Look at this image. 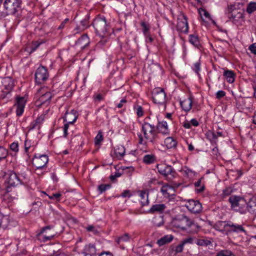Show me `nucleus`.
<instances>
[{"label": "nucleus", "instance_id": "nucleus-33", "mask_svg": "<svg viewBox=\"0 0 256 256\" xmlns=\"http://www.w3.org/2000/svg\"><path fill=\"white\" fill-rule=\"evenodd\" d=\"M216 256H236L230 250H222L218 252Z\"/></svg>", "mask_w": 256, "mask_h": 256}, {"label": "nucleus", "instance_id": "nucleus-55", "mask_svg": "<svg viewBox=\"0 0 256 256\" xmlns=\"http://www.w3.org/2000/svg\"><path fill=\"white\" fill-rule=\"evenodd\" d=\"M144 36H145V38H146V41L147 42H148L150 43H152L153 42L154 38L152 37L150 33L146 34V35H144Z\"/></svg>", "mask_w": 256, "mask_h": 256}, {"label": "nucleus", "instance_id": "nucleus-14", "mask_svg": "<svg viewBox=\"0 0 256 256\" xmlns=\"http://www.w3.org/2000/svg\"><path fill=\"white\" fill-rule=\"evenodd\" d=\"M157 168L158 172L166 177L170 176V178H174L176 176V172L170 166L158 164Z\"/></svg>", "mask_w": 256, "mask_h": 256}, {"label": "nucleus", "instance_id": "nucleus-47", "mask_svg": "<svg viewBox=\"0 0 256 256\" xmlns=\"http://www.w3.org/2000/svg\"><path fill=\"white\" fill-rule=\"evenodd\" d=\"M42 44V42H39L38 41L34 42L32 43V46H31V52H33L35 51L39 46H40Z\"/></svg>", "mask_w": 256, "mask_h": 256}, {"label": "nucleus", "instance_id": "nucleus-45", "mask_svg": "<svg viewBox=\"0 0 256 256\" xmlns=\"http://www.w3.org/2000/svg\"><path fill=\"white\" fill-rule=\"evenodd\" d=\"M103 140V136L101 132H98L94 138V144L98 145Z\"/></svg>", "mask_w": 256, "mask_h": 256}, {"label": "nucleus", "instance_id": "nucleus-53", "mask_svg": "<svg viewBox=\"0 0 256 256\" xmlns=\"http://www.w3.org/2000/svg\"><path fill=\"white\" fill-rule=\"evenodd\" d=\"M248 50L254 54H256V42L250 44L249 46Z\"/></svg>", "mask_w": 256, "mask_h": 256}, {"label": "nucleus", "instance_id": "nucleus-16", "mask_svg": "<svg viewBox=\"0 0 256 256\" xmlns=\"http://www.w3.org/2000/svg\"><path fill=\"white\" fill-rule=\"evenodd\" d=\"M156 132L158 133L160 136V134L166 136L170 134L168 124L166 121H162V122H158L157 125L156 126Z\"/></svg>", "mask_w": 256, "mask_h": 256}, {"label": "nucleus", "instance_id": "nucleus-50", "mask_svg": "<svg viewBox=\"0 0 256 256\" xmlns=\"http://www.w3.org/2000/svg\"><path fill=\"white\" fill-rule=\"evenodd\" d=\"M226 96L225 92L223 90H218L216 94V98L217 99H220Z\"/></svg>", "mask_w": 256, "mask_h": 256}, {"label": "nucleus", "instance_id": "nucleus-54", "mask_svg": "<svg viewBox=\"0 0 256 256\" xmlns=\"http://www.w3.org/2000/svg\"><path fill=\"white\" fill-rule=\"evenodd\" d=\"M61 196V194L60 193L53 194L51 196H49V198L51 200L56 198L57 201H60V198Z\"/></svg>", "mask_w": 256, "mask_h": 256}, {"label": "nucleus", "instance_id": "nucleus-58", "mask_svg": "<svg viewBox=\"0 0 256 256\" xmlns=\"http://www.w3.org/2000/svg\"><path fill=\"white\" fill-rule=\"evenodd\" d=\"M44 115H41L36 120V124H40L44 120Z\"/></svg>", "mask_w": 256, "mask_h": 256}, {"label": "nucleus", "instance_id": "nucleus-39", "mask_svg": "<svg viewBox=\"0 0 256 256\" xmlns=\"http://www.w3.org/2000/svg\"><path fill=\"white\" fill-rule=\"evenodd\" d=\"M10 92H11L3 88L1 92V94H0V98L2 99H4L5 98H7L8 99L10 98L11 96Z\"/></svg>", "mask_w": 256, "mask_h": 256}, {"label": "nucleus", "instance_id": "nucleus-18", "mask_svg": "<svg viewBox=\"0 0 256 256\" xmlns=\"http://www.w3.org/2000/svg\"><path fill=\"white\" fill-rule=\"evenodd\" d=\"M166 208V206L164 204H154L148 210V212L152 214L156 213L162 214Z\"/></svg>", "mask_w": 256, "mask_h": 256}, {"label": "nucleus", "instance_id": "nucleus-26", "mask_svg": "<svg viewBox=\"0 0 256 256\" xmlns=\"http://www.w3.org/2000/svg\"><path fill=\"white\" fill-rule=\"evenodd\" d=\"M4 88L10 92L12 90L14 84L12 80L10 78H6L2 82Z\"/></svg>", "mask_w": 256, "mask_h": 256}, {"label": "nucleus", "instance_id": "nucleus-20", "mask_svg": "<svg viewBox=\"0 0 256 256\" xmlns=\"http://www.w3.org/2000/svg\"><path fill=\"white\" fill-rule=\"evenodd\" d=\"M89 43V40L86 34H83L76 42V44L80 46L82 48H85Z\"/></svg>", "mask_w": 256, "mask_h": 256}, {"label": "nucleus", "instance_id": "nucleus-24", "mask_svg": "<svg viewBox=\"0 0 256 256\" xmlns=\"http://www.w3.org/2000/svg\"><path fill=\"white\" fill-rule=\"evenodd\" d=\"M246 212L248 211L250 214L256 213V199L252 198L248 202H246Z\"/></svg>", "mask_w": 256, "mask_h": 256}, {"label": "nucleus", "instance_id": "nucleus-61", "mask_svg": "<svg viewBox=\"0 0 256 256\" xmlns=\"http://www.w3.org/2000/svg\"><path fill=\"white\" fill-rule=\"evenodd\" d=\"M69 21V19L66 18L64 21H62V23L60 24L58 28V29L59 30H61V29H62L64 26H65V24Z\"/></svg>", "mask_w": 256, "mask_h": 256}, {"label": "nucleus", "instance_id": "nucleus-46", "mask_svg": "<svg viewBox=\"0 0 256 256\" xmlns=\"http://www.w3.org/2000/svg\"><path fill=\"white\" fill-rule=\"evenodd\" d=\"M134 108L136 112V114L138 117L142 116L144 114V110L142 108L138 105H137L134 107Z\"/></svg>", "mask_w": 256, "mask_h": 256}, {"label": "nucleus", "instance_id": "nucleus-23", "mask_svg": "<svg viewBox=\"0 0 256 256\" xmlns=\"http://www.w3.org/2000/svg\"><path fill=\"white\" fill-rule=\"evenodd\" d=\"M223 75L228 83L232 84L234 82L236 78V74L232 70H224Z\"/></svg>", "mask_w": 256, "mask_h": 256}, {"label": "nucleus", "instance_id": "nucleus-27", "mask_svg": "<svg viewBox=\"0 0 256 256\" xmlns=\"http://www.w3.org/2000/svg\"><path fill=\"white\" fill-rule=\"evenodd\" d=\"M148 192L145 190H141L140 192V203L142 206L148 205L149 200L148 199Z\"/></svg>", "mask_w": 256, "mask_h": 256}, {"label": "nucleus", "instance_id": "nucleus-2", "mask_svg": "<svg viewBox=\"0 0 256 256\" xmlns=\"http://www.w3.org/2000/svg\"><path fill=\"white\" fill-rule=\"evenodd\" d=\"M142 130L145 139L152 144L160 143L162 139L156 132V126L154 124L144 122Z\"/></svg>", "mask_w": 256, "mask_h": 256}, {"label": "nucleus", "instance_id": "nucleus-30", "mask_svg": "<svg viewBox=\"0 0 256 256\" xmlns=\"http://www.w3.org/2000/svg\"><path fill=\"white\" fill-rule=\"evenodd\" d=\"M236 11L232 12L231 14L229 15V18H232L234 20H238L240 18H244V14L240 12H237L236 14Z\"/></svg>", "mask_w": 256, "mask_h": 256}, {"label": "nucleus", "instance_id": "nucleus-32", "mask_svg": "<svg viewBox=\"0 0 256 256\" xmlns=\"http://www.w3.org/2000/svg\"><path fill=\"white\" fill-rule=\"evenodd\" d=\"M140 25L142 28V32L144 36L150 33V26L148 24L142 21L140 22Z\"/></svg>", "mask_w": 256, "mask_h": 256}, {"label": "nucleus", "instance_id": "nucleus-43", "mask_svg": "<svg viewBox=\"0 0 256 256\" xmlns=\"http://www.w3.org/2000/svg\"><path fill=\"white\" fill-rule=\"evenodd\" d=\"M110 185L109 184H102L98 186V190L100 194H102V192H104L107 189H108L110 188Z\"/></svg>", "mask_w": 256, "mask_h": 256}, {"label": "nucleus", "instance_id": "nucleus-17", "mask_svg": "<svg viewBox=\"0 0 256 256\" xmlns=\"http://www.w3.org/2000/svg\"><path fill=\"white\" fill-rule=\"evenodd\" d=\"M77 118L76 112L72 110L70 112H66L64 121L67 124H73L76 121Z\"/></svg>", "mask_w": 256, "mask_h": 256}, {"label": "nucleus", "instance_id": "nucleus-36", "mask_svg": "<svg viewBox=\"0 0 256 256\" xmlns=\"http://www.w3.org/2000/svg\"><path fill=\"white\" fill-rule=\"evenodd\" d=\"M90 18V16L87 14L84 19H83L80 22V24L82 26L81 29L84 30L89 26V21L88 20Z\"/></svg>", "mask_w": 256, "mask_h": 256}, {"label": "nucleus", "instance_id": "nucleus-12", "mask_svg": "<svg viewBox=\"0 0 256 256\" xmlns=\"http://www.w3.org/2000/svg\"><path fill=\"white\" fill-rule=\"evenodd\" d=\"M26 102L25 96H16L15 98V103L14 107L16 108V112L17 116H22L24 112V107Z\"/></svg>", "mask_w": 256, "mask_h": 256}, {"label": "nucleus", "instance_id": "nucleus-38", "mask_svg": "<svg viewBox=\"0 0 256 256\" xmlns=\"http://www.w3.org/2000/svg\"><path fill=\"white\" fill-rule=\"evenodd\" d=\"M130 238V236L128 234L126 233L123 236L118 238V240H116V242L118 244H119L122 242H126L129 241Z\"/></svg>", "mask_w": 256, "mask_h": 256}, {"label": "nucleus", "instance_id": "nucleus-7", "mask_svg": "<svg viewBox=\"0 0 256 256\" xmlns=\"http://www.w3.org/2000/svg\"><path fill=\"white\" fill-rule=\"evenodd\" d=\"M23 182L19 178L16 173L10 171L8 174V186L6 188V192L4 196L6 197L8 193L12 191V188H14L20 184H22Z\"/></svg>", "mask_w": 256, "mask_h": 256}, {"label": "nucleus", "instance_id": "nucleus-63", "mask_svg": "<svg viewBox=\"0 0 256 256\" xmlns=\"http://www.w3.org/2000/svg\"><path fill=\"white\" fill-rule=\"evenodd\" d=\"M98 256H113L112 254L110 252H102Z\"/></svg>", "mask_w": 256, "mask_h": 256}, {"label": "nucleus", "instance_id": "nucleus-10", "mask_svg": "<svg viewBox=\"0 0 256 256\" xmlns=\"http://www.w3.org/2000/svg\"><path fill=\"white\" fill-rule=\"evenodd\" d=\"M34 76L36 82L38 84H42L48 78V70L44 66H40L36 69Z\"/></svg>", "mask_w": 256, "mask_h": 256}, {"label": "nucleus", "instance_id": "nucleus-56", "mask_svg": "<svg viewBox=\"0 0 256 256\" xmlns=\"http://www.w3.org/2000/svg\"><path fill=\"white\" fill-rule=\"evenodd\" d=\"M232 192V190H231V188H228L223 190L222 194L224 196H229L230 194Z\"/></svg>", "mask_w": 256, "mask_h": 256}, {"label": "nucleus", "instance_id": "nucleus-31", "mask_svg": "<svg viewBox=\"0 0 256 256\" xmlns=\"http://www.w3.org/2000/svg\"><path fill=\"white\" fill-rule=\"evenodd\" d=\"M189 42L196 48H198L200 46V42L197 36L190 34V36Z\"/></svg>", "mask_w": 256, "mask_h": 256}, {"label": "nucleus", "instance_id": "nucleus-49", "mask_svg": "<svg viewBox=\"0 0 256 256\" xmlns=\"http://www.w3.org/2000/svg\"><path fill=\"white\" fill-rule=\"evenodd\" d=\"M10 148L14 152L18 151V142H14L10 145Z\"/></svg>", "mask_w": 256, "mask_h": 256}, {"label": "nucleus", "instance_id": "nucleus-41", "mask_svg": "<svg viewBox=\"0 0 256 256\" xmlns=\"http://www.w3.org/2000/svg\"><path fill=\"white\" fill-rule=\"evenodd\" d=\"M198 12L202 18H203L202 16H204L206 18L211 19L210 14L206 10L202 8H200L198 9Z\"/></svg>", "mask_w": 256, "mask_h": 256}, {"label": "nucleus", "instance_id": "nucleus-8", "mask_svg": "<svg viewBox=\"0 0 256 256\" xmlns=\"http://www.w3.org/2000/svg\"><path fill=\"white\" fill-rule=\"evenodd\" d=\"M48 162V156L46 154H42L38 156L35 154L32 160V165L36 167V171L41 170L46 166Z\"/></svg>", "mask_w": 256, "mask_h": 256}, {"label": "nucleus", "instance_id": "nucleus-4", "mask_svg": "<svg viewBox=\"0 0 256 256\" xmlns=\"http://www.w3.org/2000/svg\"><path fill=\"white\" fill-rule=\"evenodd\" d=\"M96 32L100 36H104L108 30V25L104 17L97 16L92 24Z\"/></svg>", "mask_w": 256, "mask_h": 256}, {"label": "nucleus", "instance_id": "nucleus-42", "mask_svg": "<svg viewBox=\"0 0 256 256\" xmlns=\"http://www.w3.org/2000/svg\"><path fill=\"white\" fill-rule=\"evenodd\" d=\"M196 244L200 246H207L211 244V242L207 240L198 239L197 240Z\"/></svg>", "mask_w": 256, "mask_h": 256}, {"label": "nucleus", "instance_id": "nucleus-5", "mask_svg": "<svg viewBox=\"0 0 256 256\" xmlns=\"http://www.w3.org/2000/svg\"><path fill=\"white\" fill-rule=\"evenodd\" d=\"M224 228L226 230V234L228 235L232 232L244 234L247 235V232L244 228V224L234 223L230 220L225 221Z\"/></svg>", "mask_w": 256, "mask_h": 256}, {"label": "nucleus", "instance_id": "nucleus-28", "mask_svg": "<svg viewBox=\"0 0 256 256\" xmlns=\"http://www.w3.org/2000/svg\"><path fill=\"white\" fill-rule=\"evenodd\" d=\"M164 144L168 148L170 149L176 148L177 142L172 137H168L164 140Z\"/></svg>", "mask_w": 256, "mask_h": 256}, {"label": "nucleus", "instance_id": "nucleus-59", "mask_svg": "<svg viewBox=\"0 0 256 256\" xmlns=\"http://www.w3.org/2000/svg\"><path fill=\"white\" fill-rule=\"evenodd\" d=\"M69 124H70L66 123L64 125V137H66L68 134V130L69 128Z\"/></svg>", "mask_w": 256, "mask_h": 256}, {"label": "nucleus", "instance_id": "nucleus-1", "mask_svg": "<svg viewBox=\"0 0 256 256\" xmlns=\"http://www.w3.org/2000/svg\"><path fill=\"white\" fill-rule=\"evenodd\" d=\"M172 223L176 227L190 233L197 232L200 228V226L197 223L194 222L193 220L184 214L176 216L174 218Z\"/></svg>", "mask_w": 256, "mask_h": 256}, {"label": "nucleus", "instance_id": "nucleus-13", "mask_svg": "<svg viewBox=\"0 0 256 256\" xmlns=\"http://www.w3.org/2000/svg\"><path fill=\"white\" fill-rule=\"evenodd\" d=\"M54 228L53 226H48L42 228L40 232L37 234L38 239L42 242H46L53 239L56 236V232L46 234V230L52 229Z\"/></svg>", "mask_w": 256, "mask_h": 256}, {"label": "nucleus", "instance_id": "nucleus-40", "mask_svg": "<svg viewBox=\"0 0 256 256\" xmlns=\"http://www.w3.org/2000/svg\"><path fill=\"white\" fill-rule=\"evenodd\" d=\"M8 154V150L3 146H0V161L5 159Z\"/></svg>", "mask_w": 256, "mask_h": 256}, {"label": "nucleus", "instance_id": "nucleus-60", "mask_svg": "<svg viewBox=\"0 0 256 256\" xmlns=\"http://www.w3.org/2000/svg\"><path fill=\"white\" fill-rule=\"evenodd\" d=\"M193 242V239L192 238H185L184 240L182 242V244L184 245L185 244H192Z\"/></svg>", "mask_w": 256, "mask_h": 256}, {"label": "nucleus", "instance_id": "nucleus-51", "mask_svg": "<svg viewBox=\"0 0 256 256\" xmlns=\"http://www.w3.org/2000/svg\"><path fill=\"white\" fill-rule=\"evenodd\" d=\"M200 62H196L194 64V70L198 74H199V72L200 70Z\"/></svg>", "mask_w": 256, "mask_h": 256}, {"label": "nucleus", "instance_id": "nucleus-15", "mask_svg": "<svg viewBox=\"0 0 256 256\" xmlns=\"http://www.w3.org/2000/svg\"><path fill=\"white\" fill-rule=\"evenodd\" d=\"M185 206L192 213L198 214L202 210V205L198 200H189L186 202Z\"/></svg>", "mask_w": 256, "mask_h": 256}, {"label": "nucleus", "instance_id": "nucleus-11", "mask_svg": "<svg viewBox=\"0 0 256 256\" xmlns=\"http://www.w3.org/2000/svg\"><path fill=\"white\" fill-rule=\"evenodd\" d=\"M178 31L180 32L187 34L188 32V19L186 15L180 14L178 18V23L176 26Z\"/></svg>", "mask_w": 256, "mask_h": 256}, {"label": "nucleus", "instance_id": "nucleus-35", "mask_svg": "<svg viewBox=\"0 0 256 256\" xmlns=\"http://www.w3.org/2000/svg\"><path fill=\"white\" fill-rule=\"evenodd\" d=\"M255 11H256V2H250L247 6L246 12L251 14Z\"/></svg>", "mask_w": 256, "mask_h": 256}, {"label": "nucleus", "instance_id": "nucleus-9", "mask_svg": "<svg viewBox=\"0 0 256 256\" xmlns=\"http://www.w3.org/2000/svg\"><path fill=\"white\" fill-rule=\"evenodd\" d=\"M152 100L154 103L164 104L166 101V94L163 88H156L152 92Z\"/></svg>", "mask_w": 256, "mask_h": 256}, {"label": "nucleus", "instance_id": "nucleus-48", "mask_svg": "<svg viewBox=\"0 0 256 256\" xmlns=\"http://www.w3.org/2000/svg\"><path fill=\"white\" fill-rule=\"evenodd\" d=\"M86 228L88 232H92L94 234H99L98 230L92 226H89Z\"/></svg>", "mask_w": 256, "mask_h": 256}, {"label": "nucleus", "instance_id": "nucleus-25", "mask_svg": "<svg viewBox=\"0 0 256 256\" xmlns=\"http://www.w3.org/2000/svg\"><path fill=\"white\" fill-rule=\"evenodd\" d=\"M173 239V236L171 234L166 235L158 240L157 244L160 246H162L166 244L170 243Z\"/></svg>", "mask_w": 256, "mask_h": 256}, {"label": "nucleus", "instance_id": "nucleus-29", "mask_svg": "<svg viewBox=\"0 0 256 256\" xmlns=\"http://www.w3.org/2000/svg\"><path fill=\"white\" fill-rule=\"evenodd\" d=\"M142 160L146 164H152L156 160V156L154 154H146L143 157Z\"/></svg>", "mask_w": 256, "mask_h": 256}, {"label": "nucleus", "instance_id": "nucleus-57", "mask_svg": "<svg viewBox=\"0 0 256 256\" xmlns=\"http://www.w3.org/2000/svg\"><path fill=\"white\" fill-rule=\"evenodd\" d=\"M156 218H155L154 220H153L154 224L155 226L160 227L164 224V222L162 218H160V221L159 222H156Z\"/></svg>", "mask_w": 256, "mask_h": 256}, {"label": "nucleus", "instance_id": "nucleus-62", "mask_svg": "<svg viewBox=\"0 0 256 256\" xmlns=\"http://www.w3.org/2000/svg\"><path fill=\"white\" fill-rule=\"evenodd\" d=\"M121 196L124 198H126L127 196L130 198L131 196V194H130V191L129 190H125L122 194Z\"/></svg>", "mask_w": 256, "mask_h": 256}, {"label": "nucleus", "instance_id": "nucleus-3", "mask_svg": "<svg viewBox=\"0 0 256 256\" xmlns=\"http://www.w3.org/2000/svg\"><path fill=\"white\" fill-rule=\"evenodd\" d=\"M228 202L231 204V208L241 214L246 212V202L245 199L240 196L232 195L229 197Z\"/></svg>", "mask_w": 256, "mask_h": 256}, {"label": "nucleus", "instance_id": "nucleus-37", "mask_svg": "<svg viewBox=\"0 0 256 256\" xmlns=\"http://www.w3.org/2000/svg\"><path fill=\"white\" fill-rule=\"evenodd\" d=\"M206 136L208 138H209L210 140V138L216 139L218 137L222 136V134L220 132H218L216 134L214 133V132H208L206 134Z\"/></svg>", "mask_w": 256, "mask_h": 256}, {"label": "nucleus", "instance_id": "nucleus-34", "mask_svg": "<svg viewBox=\"0 0 256 256\" xmlns=\"http://www.w3.org/2000/svg\"><path fill=\"white\" fill-rule=\"evenodd\" d=\"M225 224V222L218 221L216 222L214 226V228L218 231L221 232H226V230L224 228V226Z\"/></svg>", "mask_w": 256, "mask_h": 256}, {"label": "nucleus", "instance_id": "nucleus-64", "mask_svg": "<svg viewBox=\"0 0 256 256\" xmlns=\"http://www.w3.org/2000/svg\"><path fill=\"white\" fill-rule=\"evenodd\" d=\"M53 255L54 256H66V255L64 252H62L59 251L56 252L54 251Z\"/></svg>", "mask_w": 256, "mask_h": 256}, {"label": "nucleus", "instance_id": "nucleus-22", "mask_svg": "<svg viewBox=\"0 0 256 256\" xmlns=\"http://www.w3.org/2000/svg\"><path fill=\"white\" fill-rule=\"evenodd\" d=\"M192 101L191 98H188L180 102V106L183 110L188 112L192 108Z\"/></svg>", "mask_w": 256, "mask_h": 256}, {"label": "nucleus", "instance_id": "nucleus-6", "mask_svg": "<svg viewBox=\"0 0 256 256\" xmlns=\"http://www.w3.org/2000/svg\"><path fill=\"white\" fill-rule=\"evenodd\" d=\"M20 0H5L4 6L7 15L15 14L20 9Z\"/></svg>", "mask_w": 256, "mask_h": 256}, {"label": "nucleus", "instance_id": "nucleus-19", "mask_svg": "<svg viewBox=\"0 0 256 256\" xmlns=\"http://www.w3.org/2000/svg\"><path fill=\"white\" fill-rule=\"evenodd\" d=\"M52 95L50 92H46L44 94H42L39 98L37 102H39L38 104L42 105L44 104H46L47 103H49Z\"/></svg>", "mask_w": 256, "mask_h": 256}, {"label": "nucleus", "instance_id": "nucleus-44", "mask_svg": "<svg viewBox=\"0 0 256 256\" xmlns=\"http://www.w3.org/2000/svg\"><path fill=\"white\" fill-rule=\"evenodd\" d=\"M114 152L118 158H121L124 156L125 150L124 148L122 147V148L116 150Z\"/></svg>", "mask_w": 256, "mask_h": 256}, {"label": "nucleus", "instance_id": "nucleus-52", "mask_svg": "<svg viewBox=\"0 0 256 256\" xmlns=\"http://www.w3.org/2000/svg\"><path fill=\"white\" fill-rule=\"evenodd\" d=\"M184 245L181 242L180 244L176 246L175 248V252L176 253H180L182 252Z\"/></svg>", "mask_w": 256, "mask_h": 256}, {"label": "nucleus", "instance_id": "nucleus-21", "mask_svg": "<svg viewBox=\"0 0 256 256\" xmlns=\"http://www.w3.org/2000/svg\"><path fill=\"white\" fill-rule=\"evenodd\" d=\"M82 253L84 256H93L96 254V249L93 245H87L85 246Z\"/></svg>", "mask_w": 256, "mask_h": 256}]
</instances>
